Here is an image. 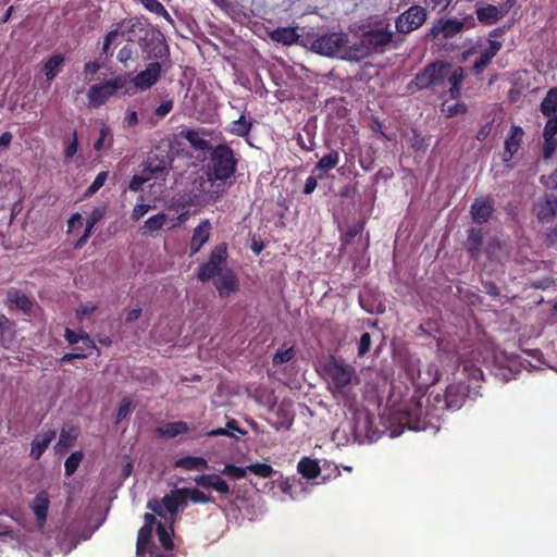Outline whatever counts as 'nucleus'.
I'll use <instances>...</instances> for the list:
<instances>
[{
    "mask_svg": "<svg viewBox=\"0 0 557 557\" xmlns=\"http://www.w3.org/2000/svg\"><path fill=\"white\" fill-rule=\"evenodd\" d=\"M525 357L508 354L507 350H468L463 356L458 350H437L435 364L440 369L438 381L461 369V373L471 381L484 380L482 367L496 377L507 382L516 376L521 369H540L547 364L541 359V350H521Z\"/></svg>",
    "mask_w": 557,
    "mask_h": 557,
    "instance_id": "f257e3e1",
    "label": "nucleus"
},
{
    "mask_svg": "<svg viewBox=\"0 0 557 557\" xmlns=\"http://www.w3.org/2000/svg\"><path fill=\"white\" fill-rule=\"evenodd\" d=\"M306 45L318 54L355 61L354 42L351 44L349 36L343 32L308 36L306 38Z\"/></svg>",
    "mask_w": 557,
    "mask_h": 557,
    "instance_id": "f03ea898",
    "label": "nucleus"
},
{
    "mask_svg": "<svg viewBox=\"0 0 557 557\" xmlns=\"http://www.w3.org/2000/svg\"><path fill=\"white\" fill-rule=\"evenodd\" d=\"M393 359L396 361L409 381L418 385H431L438 382L440 369L435 363L421 368V362L410 350H393Z\"/></svg>",
    "mask_w": 557,
    "mask_h": 557,
    "instance_id": "7ed1b4c3",
    "label": "nucleus"
},
{
    "mask_svg": "<svg viewBox=\"0 0 557 557\" xmlns=\"http://www.w3.org/2000/svg\"><path fill=\"white\" fill-rule=\"evenodd\" d=\"M162 73L161 63L150 62L136 75L121 74L125 86V96L132 97L150 89L160 81Z\"/></svg>",
    "mask_w": 557,
    "mask_h": 557,
    "instance_id": "20e7f679",
    "label": "nucleus"
},
{
    "mask_svg": "<svg viewBox=\"0 0 557 557\" xmlns=\"http://www.w3.org/2000/svg\"><path fill=\"white\" fill-rule=\"evenodd\" d=\"M392 38L393 32L387 26L366 32L359 41L354 42L355 61L364 59L373 52H383Z\"/></svg>",
    "mask_w": 557,
    "mask_h": 557,
    "instance_id": "39448f33",
    "label": "nucleus"
},
{
    "mask_svg": "<svg viewBox=\"0 0 557 557\" xmlns=\"http://www.w3.org/2000/svg\"><path fill=\"white\" fill-rule=\"evenodd\" d=\"M237 160L233 150L226 145L216 146L207 165V175L219 181H227L236 171Z\"/></svg>",
    "mask_w": 557,
    "mask_h": 557,
    "instance_id": "423d86ee",
    "label": "nucleus"
},
{
    "mask_svg": "<svg viewBox=\"0 0 557 557\" xmlns=\"http://www.w3.org/2000/svg\"><path fill=\"white\" fill-rule=\"evenodd\" d=\"M321 367L332 393L341 392L349 385L356 372L352 366L345 363L333 355H329Z\"/></svg>",
    "mask_w": 557,
    "mask_h": 557,
    "instance_id": "0eeeda50",
    "label": "nucleus"
},
{
    "mask_svg": "<svg viewBox=\"0 0 557 557\" xmlns=\"http://www.w3.org/2000/svg\"><path fill=\"white\" fill-rule=\"evenodd\" d=\"M226 181H219L210 175L199 176L194 182L195 195L191 202H211L216 201L227 189Z\"/></svg>",
    "mask_w": 557,
    "mask_h": 557,
    "instance_id": "6e6552de",
    "label": "nucleus"
},
{
    "mask_svg": "<svg viewBox=\"0 0 557 557\" xmlns=\"http://www.w3.org/2000/svg\"><path fill=\"white\" fill-rule=\"evenodd\" d=\"M450 65L448 63L438 62L426 66L422 73L418 74L416 78L409 84L411 89H425L432 86L442 85L446 77L449 75Z\"/></svg>",
    "mask_w": 557,
    "mask_h": 557,
    "instance_id": "1a4fd4ad",
    "label": "nucleus"
},
{
    "mask_svg": "<svg viewBox=\"0 0 557 557\" xmlns=\"http://www.w3.org/2000/svg\"><path fill=\"white\" fill-rule=\"evenodd\" d=\"M116 92H121L125 96V86L121 75L102 84L92 85L87 94L89 104L94 108H99Z\"/></svg>",
    "mask_w": 557,
    "mask_h": 557,
    "instance_id": "9d476101",
    "label": "nucleus"
},
{
    "mask_svg": "<svg viewBox=\"0 0 557 557\" xmlns=\"http://www.w3.org/2000/svg\"><path fill=\"white\" fill-rule=\"evenodd\" d=\"M117 26L121 36L126 37L128 42L137 40L143 50L147 51L146 39L148 36L149 24L138 17H128L120 21Z\"/></svg>",
    "mask_w": 557,
    "mask_h": 557,
    "instance_id": "9b49d317",
    "label": "nucleus"
},
{
    "mask_svg": "<svg viewBox=\"0 0 557 557\" xmlns=\"http://www.w3.org/2000/svg\"><path fill=\"white\" fill-rule=\"evenodd\" d=\"M226 246H216L212 250L209 261L199 268L197 277L202 282L216 278L218 275L224 270L223 264L226 261Z\"/></svg>",
    "mask_w": 557,
    "mask_h": 557,
    "instance_id": "f8f14e48",
    "label": "nucleus"
},
{
    "mask_svg": "<svg viewBox=\"0 0 557 557\" xmlns=\"http://www.w3.org/2000/svg\"><path fill=\"white\" fill-rule=\"evenodd\" d=\"M425 21V9L420 5H413L397 17L395 26L398 33L408 34L422 26Z\"/></svg>",
    "mask_w": 557,
    "mask_h": 557,
    "instance_id": "ddd939ff",
    "label": "nucleus"
},
{
    "mask_svg": "<svg viewBox=\"0 0 557 557\" xmlns=\"http://www.w3.org/2000/svg\"><path fill=\"white\" fill-rule=\"evenodd\" d=\"M152 531L153 528L148 525H143L139 529L136 543V554L138 557H145L146 555L150 557H164L159 553L156 544L151 542Z\"/></svg>",
    "mask_w": 557,
    "mask_h": 557,
    "instance_id": "4468645a",
    "label": "nucleus"
},
{
    "mask_svg": "<svg viewBox=\"0 0 557 557\" xmlns=\"http://www.w3.org/2000/svg\"><path fill=\"white\" fill-rule=\"evenodd\" d=\"M49 507L50 497L46 491L38 492L29 505L39 530H42L46 525Z\"/></svg>",
    "mask_w": 557,
    "mask_h": 557,
    "instance_id": "2eb2a0df",
    "label": "nucleus"
},
{
    "mask_svg": "<svg viewBox=\"0 0 557 557\" xmlns=\"http://www.w3.org/2000/svg\"><path fill=\"white\" fill-rule=\"evenodd\" d=\"M194 482L202 488H211L222 495L231 493V487L228 483L216 473L197 475L194 478Z\"/></svg>",
    "mask_w": 557,
    "mask_h": 557,
    "instance_id": "dca6fc26",
    "label": "nucleus"
},
{
    "mask_svg": "<svg viewBox=\"0 0 557 557\" xmlns=\"http://www.w3.org/2000/svg\"><path fill=\"white\" fill-rule=\"evenodd\" d=\"M147 508L159 517H164V511H166L172 516V519L174 520V516L177 515L178 509L176 507L173 490L169 494H165L161 500L150 499L147 503Z\"/></svg>",
    "mask_w": 557,
    "mask_h": 557,
    "instance_id": "f3484780",
    "label": "nucleus"
},
{
    "mask_svg": "<svg viewBox=\"0 0 557 557\" xmlns=\"http://www.w3.org/2000/svg\"><path fill=\"white\" fill-rule=\"evenodd\" d=\"M515 0H509L505 4H502L499 7L496 5H485L482 8L476 9V15L479 21L486 23V24H493L497 22L499 18H502L509 9L511 8Z\"/></svg>",
    "mask_w": 557,
    "mask_h": 557,
    "instance_id": "a211bd4d",
    "label": "nucleus"
},
{
    "mask_svg": "<svg viewBox=\"0 0 557 557\" xmlns=\"http://www.w3.org/2000/svg\"><path fill=\"white\" fill-rule=\"evenodd\" d=\"M214 285L222 297H228L232 293L237 290L238 282L232 270L224 268V270L214 280Z\"/></svg>",
    "mask_w": 557,
    "mask_h": 557,
    "instance_id": "6ab92c4d",
    "label": "nucleus"
},
{
    "mask_svg": "<svg viewBox=\"0 0 557 557\" xmlns=\"http://www.w3.org/2000/svg\"><path fill=\"white\" fill-rule=\"evenodd\" d=\"M55 436L57 432L54 430L37 434L30 444L29 457L39 460Z\"/></svg>",
    "mask_w": 557,
    "mask_h": 557,
    "instance_id": "aec40b11",
    "label": "nucleus"
},
{
    "mask_svg": "<svg viewBox=\"0 0 557 557\" xmlns=\"http://www.w3.org/2000/svg\"><path fill=\"white\" fill-rule=\"evenodd\" d=\"M211 233V223L209 220L202 221L197 227H195L193 237L190 240L191 255L197 253L200 248L209 240Z\"/></svg>",
    "mask_w": 557,
    "mask_h": 557,
    "instance_id": "412c9836",
    "label": "nucleus"
},
{
    "mask_svg": "<svg viewBox=\"0 0 557 557\" xmlns=\"http://www.w3.org/2000/svg\"><path fill=\"white\" fill-rule=\"evenodd\" d=\"M189 431V426L185 421L168 422L157 426L154 432L161 438H174Z\"/></svg>",
    "mask_w": 557,
    "mask_h": 557,
    "instance_id": "4be33fe9",
    "label": "nucleus"
},
{
    "mask_svg": "<svg viewBox=\"0 0 557 557\" xmlns=\"http://www.w3.org/2000/svg\"><path fill=\"white\" fill-rule=\"evenodd\" d=\"M523 129L520 126L513 125L510 128V135L505 140V161H508L520 148L523 137Z\"/></svg>",
    "mask_w": 557,
    "mask_h": 557,
    "instance_id": "5701e85b",
    "label": "nucleus"
},
{
    "mask_svg": "<svg viewBox=\"0 0 557 557\" xmlns=\"http://www.w3.org/2000/svg\"><path fill=\"white\" fill-rule=\"evenodd\" d=\"M175 468L186 471H203L209 468L208 460L201 456H184L174 461Z\"/></svg>",
    "mask_w": 557,
    "mask_h": 557,
    "instance_id": "b1692460",
    "label": "nucleus"
},
{
    "mask_svg": "<svg viewBox=\"0 0 557 557\" xmlns=\"http://www.w3.org/2000/svg\"><path fill=\"white\" fill-rule=\"evenodd\" d=\"M493 212L492 202L488 199H478L471 206V215L474 222L484 223L486 222Z\"/></svg>",
    "mask_w": 557,
    "mask_h": 557,
    "instance_id": "393cba45",
    "label": "nucleus"
},
{
    "mask_svg": "<svg viewBox=\"0 0 557 557\" xmlns=\"http://www.w3.org/2000/svg\"><path fill=\"white\" fill-rule=\"evenodd\" d=\"M298 472L307 480L317 479L321 472V468L317 460L304 457L297 465Z\"/></svg>",
    "mask_w": 557,
    "mask_h": 557,
    "instance_id": "a878e982",
    "label": "nucleus"
},
{
    "mask_svg": "<svg viewBox=\"0 0 557 557\" xmlns=\"http://www.w3.org/2000/svg\"><path fill=\"white\" fill-rule=\"evenodd\" d=\"M463 27V23L457 20H447L444 22H441L437 26H434L431 32L434 36L438 35L440 33L443 34L445 38H449L461 32Z\"/></svg>",
    "mask_w": 557,
    "mask_h": 557,
    "instance_id": "bb28decb",
    "label": "nucleus"
},
{
    "mask_svg": "<svg viewBox=\"0 0 557 557\" xmlns=\"http://www.w3.org/2000/svg\"><path fill=\"white\" fill-rule=\"evenodd\" d=\"M536 215L541 221H549L557 213V199L546 198L536 205Z\"/></svg>",
    "mask_w": 557,
    "mask_h": 557,
    "instance_id": "cd10ccee",
    "label": "nucleus"
},
{
    "mask_svg": "<svg viewBox=\"0 0 557 557\" xmlns=\"http://www.w3.org/2000/svg\"><path fill=\"white\" fill-rule=\"evenodd\" d=\"M270 38L284 45H292L297 41L298 35L293 27H278L270 33Z\"/></svg>",
    "mask_w": 557,
    "mask_h": 557,
    "instance_id": "c85d7f7f",
    "label": "nucleus"
},
{
    "mask_svg": "<svg viewBox=\"0 0 557 557\" xmlns=\"http://www.w3.org/2000/svg\"><path fill=\"white\" fill-rule=\"evenodd\" d=\"M445 403L448 409H459L463 403V394L460 393V386L448 385L445 391Z\"/></svg>",
    "mask_w": 557,
    "mask_h": 557,
    "instance_id": "c756f323",
    "label": "nucleus"
},
{
    "mask_svg": "<svg viewBox=\"0 0 557 557\" xmlns=\"http://www.w3.org/2000/svg\"><path fill=\"white\" fill-rule=\"evenodd\" d=\"M483 236L480 230H470L467 238V250L472 258H478L481 252Z\"/></svg>",
    "mask_w": 557,
    "mask_h": 557,
    "instance_id": "7c9ffc66",
    "label": "nucleus"
},
{
    "mask_svg": "<svg viewBox=\"0 0 557 557\" xmlns=\"http://www.w3.org/2000/svg\"><path fill=\"white\" fill-rule=\"evenodd\" d=\"M168 221L164 213H159L150 216L141 226V234L145 236L152 235L154 232L161 230Z\"/></svg>",
    "mask_w": 557,
    "mask_h": 557,
    "instance_id": "2f4dec72",
    "label": "nucleus"
},
{
    "mask_svg": "<svg viewBox=\"0 0 557 557\" xmlns=\"http://www.w3.org/2000/svg\"><path fill=\"white\" fill-rule=\"evenodd\" d=\"M63 63L64 57L61 54H54L46 61L44 70L48 81H52L59 74Z\"/></svg>",
    "mask_w": 557,
    "mask_h": 557,
    "instance_id": "473e14b6",
    "label": "nucleus"
},
{
    "mask_svg": "<svg viewBox=\"0 0 557 557\" xmlns=\"http://www.w3.org/2000/svg\"><path fill=\"white\" fill-rule=\"evenodd\" d=\"M541 112L545 116H550L557 112V87L548 90L541 103Z\"/></svg>",
    "mask_w": 557,
    "mask_h": 557,
    "instance_id": "72a5a7b5",
    "label": "nucleus"
},
{
    "mask_svg": "<svg viewBox=\"0 0 557 557\" xmlns=\"http://www.w3.org/2000/svg\"><path fill=\"white\" fill-rule=\"evenodd\" d=\"M180 493L185 494V495L187 494V497H189V502H191L193 504H209V503L214 502L212 496L207 495L201 490L196 488V487H194V488L182 487Z\"/></svg>",
    "mask_w": 557,
    "mask_h": 557,
    "instance_id": "f704fd0d",
    "label": "nucleus"
},
{
    "mask_svg": "<svg viewBox=\"0 0 557 557\" xmlns=\"http://www.w3.org/2000/svg\"><path fill=\"white\" fill-rule=\"evenodd\" d=\"M184 138L197 150L205 151L211 148L209 141L197 131H186Z\"/></svg>",
    "mask_w": 557,
    "mask_h": 557,
    "instance_id": "c9c22d12",
    "label": "nucleus"
},
{
    "mask_svg": "<svg viewBox=\"0 0 557 557\" xmlns=\"http://www.w3.org/2000/svg\"><path fill=\"white\" fill-rule=\"evenodd\" d=\"M8 300L11 304H14L18 309L23 310L24 312H28L32 308V302L25 296V294L16 289H10L8 292Z\"/></svg>",
    "mask_w": 557,
    "mask_h": 557,
    "instance_id": "e433bc0d",
    "label": "nucleus"
},
{
    "mask_svg": "<svg viewBox=\"0 0 557 557\" xmlns=\"http://www.w3.org/2000/svg\"><path fill=\"white\" fill-rule=\"evenodd\" d=\"M500 49V44L497 41H493L490 46V48L484 51L481 57L475 61L474 69L476 71L483 70L494 58V55L497 53V51Z\"/></svg>",
    "mask_w": 557,
    "mask_h": 557,
    "instance_id": "4c0bfd02",
    "label": "nucleus"
},
{
    "mask_svg": "<svg viewBox=\"0 0 557 557\" xmlns=\"http://www.w3.org/2000/svg\"><path fill=\"white\" fill-rule=\"evenodd\" d=\"M156 531H157V535H158L159 542L161 543L162 547L165 550H172L174 548V542L172 540L173 530H171V532H169L163 523L158 522Z\"/></svg>",
    "mask_w": 557,
    "mask_h": 557,
    "instance_id": "58836bf2",
    "label": "nucleus"
},
{
    "mask_svg": "<svg viewBox=\"0 0 557 557\" xmlns=\"http://www.w3.org/2000/svg\"><path fill=\"white\" fill-rule=\"evenodd\" d=\"M83 453L81 450L72 453L64 462V471L66 476L73 475L76 470L78 469L82 460H83Z\"/></svg>",
    "mask_w": 557,
    "mask_h": 557,
    "instance_id": "ea45409f",
    "label": "nucleus"
},
{
    "mask_svg": "<svg viewBox=\"0 0 557 557\" xmlns=\"http://www.w3.org/2000/svg\"><path fill=\"white\" fill-rule=\"evenodd\" d=\"M65 338L70 345L76 344L79 339L84 342L87 347L96 348L94 342L90 339L87 333H76L70 329L65 330Z\"/></svg>",
    "mask_w": 557,
    "mask_h": 557,
    "instance_id": "a19ab883",
    "label": "nucleus"
},
{
    "mask_svg": "<svg viewBox=\"0 0 557 557\" xmlns=\"http://www.w3.org/2000/svg\"><path fill=\"white\" fill-rule=\"evenodd\" d=\"M339 161V156L337 151H331L330 153L325 154L320 159L318 162L315 169L322 170V171H329L331 169H334Z\"/></svg>",
    "mask_w": 557,
    "mask_h": 557,
    "instance_id": "79ce46f5",
    "label": "nucleus"
},
{
    "mask_svg": "<svg viewBox=\"0 0 557 557\" xmlns=\"http://www.w3.org/2000/svg\"><path fill=\"white\" fill-rule=\"evenodd\" d=\"M247 469L251 473H253L260 478H263V479L271 478L274 473V469L272 468V466L264 463V462L251 463V465L247 466Z\"/></svg>",
    "mask_w": 557,
    "mask_h": 557,
    "instance_id": "37998d69",
    "label": "nucleus"
},
{
    "mask_svg": "<svg viewBox=\"0 0 557 557\" xmlns=\"http://www.w3.org/2000/svg\"><path fill=\"white\" fill-rule=\"evenodd\" d=\"M247 467H238L233 463H226L221 473L235 480L244 479L247 475Z\"/></svg>",
    "mask_w": 557,
    "mask_h": 557,
    "instance_id": "c03bdc74",
    "label": "nucleus"
},
{
    "mask_svg": "<svg viewBox=\"0 0 557 557\" xmlns=\"http://www.w3.org/2000/svg\"><path fill=\"white\" fill-rule=\"evenodd\" d=\"M141 314H143V309L140 307H136V308L126 310L123 313V317L121 320V325L126 326V327L132 326L136 321H138L140 319Z\"/></svg>",
    "mask_w": 557,
    "mask_h": 557,
    "instance_id": "a18cd8bd",
    "label": "nucleus"
},
{
    "mask_svg": "<svg viewBox=\"0 0 557 557\" xmlns=\"http://www.w3.org/2000/svg\"><path fill=\"white\" fill-rule=\"evenodd\" d=\"M135 53L132 45L126 44L119 50L116 58L126 67L128 61L135 60Z\"/></svg>",
    "mask_w": 557,
    "mask_h": 557,
    "instance_id": "49530a36",
    "label": "nucleus"
},
{
    "mask_svg": "<svg viewBox=\"0 0 557 557\" xmlns=\"http://www.w3.org/2000/svg\"><path fill=\"white\" fill-rule=\"evenodd\" d=\"M251 124L245 120L244 116H240L239 120L233 123L231 132L237 136H246L250 132Z\"/></svg>",
    "mask_w": 557,
    "mask_h": 557,
    "instance_id": "de8ad7c7",
    "label": "nucleus"
},
{
    "mask_svg": "<svg viewBox=\"0 0 557 557\" xmlns=\"http://www.w3.org/2000/svg\"><path fill=\"white\" fill-rule=\"evenodd\" d=\"M77 432L75 429H71L69 432L65 430L61 431L60 438L58 442V446H63L64 448H67L72 445V443L76 440Z\"/></svg>",
    "mask_w": 557,
    "mask_h": 557,
    "instance_id": "09e8293b",
    "label": "nucleus"
},
{
    "mask_svg": "<svg viewBox=\"0 0 557 557\" xmlns=\"http://www.w3.org/2000/svg\"><path fill=\"white\" fill-rule=\"evenodd\" d=\"M121 36V30L119 26L116 25L115 29L110 30L106 36L102 45V53L109 54L111 45L114 42V40Z\"/></svg>",
    "mask_w": 557,
    "mask_h": 557,
    "instance_id": "8fccbe9b",
    "label": "nucleus"
},
{
    "mask_svg": "<svg viewBox=\"0 0 557 557\" xmlns=\"http://www.w3.org/2000/svg\"><path fill=\"white\" fill-rule=\"evenodd\" d=\"M121 36V30L119 26L116 25L115 29L110 30L106 36L102 45V53L109 54L111 45L114 42V40Z\"/></svg>",
    "mask_w": 557,
    "mask_h": 557,
    "instance_id": "3c124183",
    "label": "nucleus"
},
{
    "mask_svg": "<svg viewBox=\"0 0 557 557\" xmlns=\"http://www.w3.org/2000/svg\"><path fill=\"white\" fill-rule=\"evenodd\" d=\"M121 36V30L119 26L116 25L115 29L110 30L106 36L102 45V53L109 54L111 45L114 42V40Z\"/></svg>",
    "mask_w": 557,
    "mask_h": 557,
    "instance_id": "603ef678",
    "label": "nucleus"
},
{
    "mask_svg": "<svg viewBox=\"0 0 557 557\" xmlns=\"http://www.w3.org/2000/svg\"><path fill=\"white\" fill-rule=\"evenodd\" d=\"M107 177H108V172L102 171V172L98 173V175L96 176V178L94 180L91 185L87 188L86 194L87 195L95 194L98 189H100L104 185Z\"/></svg>",
    "mask_w": 557,
    "mask_h": 557,
    "instance_id": "864d4df0",
    "label": "nucleus"
},
{
    "mask_svg": "<svg viewBox=\"0 0 557 557\" xmlns=\"http://www.w3.org/2000/svg\"><path fill=\"white\" fill-rule=\"evenodd\" d=\"M131 406H132V401L129 399H127V398L122 399V401L120 403L119 409H117L115 423H120L122 420H124L129 414Z\"/></svg>",
    "mask_w": 557,
    "mask_h": 557,
    "instance_id": "5fc2aeb1",
    "label": "nucleus"
},
{
    "mask_svg": "<svg viewBox=\"0 0 557 557\" xmlns=\"http://www.w3.org/2000/svg\"><path fill=\"white\" fill-rule=\"evenodd\" d=\"M295 356V350H277L273 356V364L288 362Z\"/></svg>",
    "mask_w": 557,
    "mask_h": 557,
    "instance_id": "6e6d98bb",
    "label": "nucleus"
},
{
    "mask_svg": "<svg viewBox=\"0 0 557 557\" xmlns=\"http://www.w3.org/2000/svg\"><path fill=\"white\" fill-rule=\"evenodd\" d=\"M557 148V139L556 138H544L543 145V157L544 159H549Z\"/></svg>",
    "mask_w": 557,
    "mask_h": 557,
    "instance_id": "4d7b16f0",
    "label": "nucleus"
},
{
    "mask_svg": "<svg viewBox=\"0 0 557 557\" xmlns=\"http://www.w3.org/2000/svg\"><path fill=\"white\" fill-rule=\"evenodd\" d=\"M557 134V115L555 117L549 119L546 122L544 127L543 137L544 138H555Z\"/></svg>",
    "mask_w": 557,
    "mask_h": 557,
    "instance_id": "13d9d810",
    "label": "nucleus"
},
{
    "mask_svg": "<svg viewBox=\"0 0 557 557\" xmlns=\"http://www.w3.org/2000/svg\"><path fill=\"white\" fill-rule=\"evenodd\" d=\"M96 309L97 306L92 302L84 304L76 308V315L77 318L83 319L94 313Z\"/></svg>",
    "mask_w": 557,
    "mask_h": 557,
    "instance_id": "bf43d9fd",
    "label": "nucleus"
},
{
    "mask_svg": "<svg viewBox=\"0 0 557 557\" xmlns=\"http://www.w3.org/2000/svg\"><path fill=\"white\" fill-rule=\"evenodd\" d=\"M450 85H461L463 79V70L461 67L453 70L450 67L449 75L446 77Z\"/></svg>",
    "mask_w": 557,
    "mask_h": 557,
    "instance_id": "052dcab7",
    "label": "nucleus"
},
{
    "mask_svg": "<svg viewBox=\"0 0 557 557\" xmlns=\"http://www.w3.org/2000/svg\"><path fill=\"white\" fill-rule=\"evenodd\" d=\"M150 180V175H134L129 182V189L133 191H137L141 188L143 184Z\"/></svg>",
    "mask_w": 557,
    "mask_h": 557,
    "instance_id": "680f3d73",
    "label": "nucleus"
},
{
    "mask_svg": "<svg viewBox=\"0 0 557 557\" xmlns=\"http://www.w3.org/2000/svg\"><path fill=\"white\" fill-rule=\"evenodd\" d=\"M149 210H150V206L149 205L140 203V205L135 206V208L133 209V212H132V220L133 221H138Z\"/></svg>",
    "mask_w": 557,
    "mask_h": 557,
    "instance_id": "e2e57ef3",
    "label": "nucleus"
},
{
    "mask_svg": "<svg viewBox=\"0 0 557 557\" xmlns=\"http://www.w3.org/2000/svg\"><path fill=\"white\" fill-rule=\"evenodd\" d=\"M173 108V101L172 100H165L163 102H161L157 109H156V114L160 117H163L165 116L168 113H170V111L172 110Z\"/></svg>",
    "mask_w": 557,
    "mask_h": 557,
    "instance_id": "0e129e2a",
    "label": "nucleus"
},
{
    "mask_svg": "<svg viewBox=\"0 0 557 557\" xmlns=\"http://www.w3.org/2000/svg\"><path fill=\"white\" fill-rule=\"evenodd\" d=\"M104 215V210L101 208H96L92 210L90 215L87 219V224L95 226Z\"/></svg>",
    "mask_w": 557,
    "mask_h": 557,
    "instance_id": "69168bd1",
    "label": "nucleus"
},
{
    "mask_svg": "<svg viewBox=\"0 0 557 557\" xmlns=\"http://www.w3.org/2000/svg\"><path fill=\"white\" fill-rule=\"evenodd\" d=\"M182 488H174L173 494L175 495V502L176 507L180 510V508H185L187 506V503L189 500V497H187V494L180 493Z\"/></svg>",
    "mask_w": 557,
    "mask_h": 557,
    "instance_id": "338daca9",
    "label": "nucleus"
},
{
    "mask_svg": "<svg viewBox=\"0 0 557 557\" xmlns=\"http://www.w3.org/2000/svg\"><path fill=\"white\" fill-rule=\"evenodd\" d=\"M362 231V224H355L352 225L345 234L344 236V243H349L352 238H355L357 235H359Z\"/></svg>",
    "mask_w": 557,
    "mask_h": 557,
    "instance_id": "774afa93",
    "label": "nucleus"
}]
</instances>
